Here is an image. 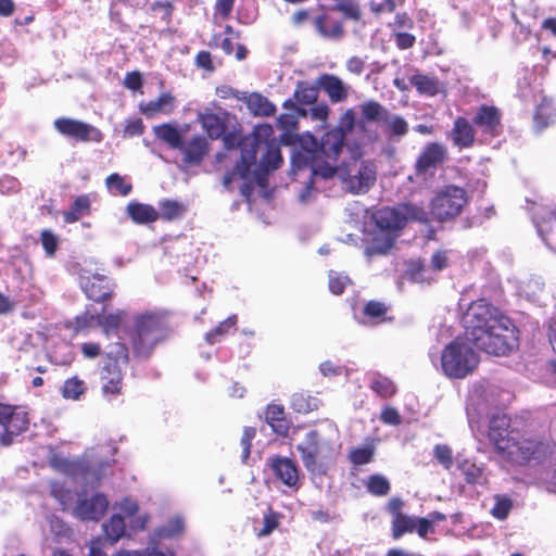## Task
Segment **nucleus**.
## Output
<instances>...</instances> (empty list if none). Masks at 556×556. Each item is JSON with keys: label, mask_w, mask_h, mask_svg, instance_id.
Here are the masks:
<instances>
[{"label": "nucleus", "mask_w": 556, "mask_h": 556, "mask_svg": "<svg viewBox=\"0 0 556 556\" xmlns=\"http://www.w3.org/2000/svg\"><path fill=\"white\" fill-rule=\"evenodd\" d=\"M318 96V90L315 86L309 85L305 81H300L296 85L294 91V99L296 102L302 104H312L316 101Z\"/></svg>", "instance_id": "a18cd8bd"}, {"label": "nucleus", "mask_w": 556, "mask_h": 556, "mask_svg": "<svg viewBox=\"0 0 556 556\" xmlns=\"http://www.w3.org/2000/svg\"><path fill=\"white\" fill-rule=\"evenodd\" d=\"M556 117V109L554 104L548 99H543L542 102L538 105L535 114H534V127L541 131L551 124L554 123Z\"/></svg>", "instance_id": "c756f323"}, {"label": "nucleus", "mask_w": 556, "mask_h": 556, "mask_svg": "<svg viewBox=\"0 0 556 556\" xmlns=\"http://www.w3.org/2000/svg\"><path fill=\"white\" fill-rule=\"evenodd\" d=\"M269 466L275 477L289 488H298L299 469L296 464L288 457H273Z\"/></svg>", "instance_id": "5701e85b"}, {"label": "nucleus", "mask_w": 556, "mask_h": 556, "mask_svg": "<svg viewBox=\"0 0 556 556\" xmlns=\"http://www.w3.org/2000/svg\"><path fill=\"white\" fill-rule=\"evenodd\" d=\"M105 184L110 191L124 197L128 195L132 188L130 184L125 182L124 178L116 173L108 176Z\"/></svg>", "instance_id": "3c124183"}, {"label": "nucleus", "mask_w": 556, "mask_h": 556, "mask_svg": "<svg viewBox=\"0 0 556 556\" xmlns=\"http://www.w3.org/2000/svg\"><path fill=\"white\" fill-rule=\"evenodd\" d=\"M119 366L116 363L106 362L102 368V391L105 395H116L121 392L123 375Z\"/></svg>", "instance_id": "393cba45"}, {"label": "nucleus", "mask_w": 556, "mask_h": 556, "mask_svg": "<svg viewBox=\"0 0 556 556\" xmlns=\"http://www.w3.org/2000/svg\"><path fill=\"white\" fill-rule=\"evenodd\" d=\"M328 277H329V290L331 293L337 294V295L342 294L344 292V289L346 288V286L352 283L349 276H346L343 273L330 270L328 274Z\"/></svg>", "instance_id": "8fccbe9b"}, {"label": "nucleus", "mask_w": 556, "mask_h": 556, "mask_svg": "<svg viewBox=\"0 0 556 556\" xmlns=\"http://www.w3.org/2000/svg\"><path fill=\"white\" fill-rule=\"evenodd\" d=\"M126 313L124 311H117L116 313L101 315L99 314V326L102 327L105 334L116 333Z\"/></svg>", "instance_id": "79ce46f5"}, {"label": "nucleus", "mask_w": 556, "mask_h": 556, "mask_svg": "<svg viewBox=\"0 0 556 556\" xmlns=\"http://www.w3.org/2000/svg\"><path fill=\"white\" fill-rule=\"evenodd\" d=\"M108 362L116 363L117 365H126L128 362V349L124 343H114L110 351L106 353Z\"/></svg>", "instance_id": "864d4df0"}, {"label": "nucleus", "mask_w": 556, "mask_h": 556, "mask_svg": "<svg viewBox=\"0 0 556 556\" xmlns=\"http://www.w3.org/2000/svg\"><path fill=\"white\" fill-rule=\"evenodd\" d=\"M501 118L497 108L483 104L478 108L472 121L483 134L496 137L502 130Z\"/></svg>", "instance_id": "412c9836"}, {"label": "nucleus", "mask_w": 556, "mask_h": 556, "mask_svg": "<svg viewBox=\"0 0 556 556\" xmlns=\"http://www.w3.org/2000/svg\"><path fill=\"white\" fill-rule=\"evenodd\" d=\"M435 459L446 469L450 470L453 466V453L448 445L437 444L433 448Z\"/></svg>", "instance_id": "5fc2aeb1"}, {"label": "nucleus", "mask_w": 556, "mask_h": 556, "mask_svg": "<svg viewBox=\"0 0 556 556\" xmlns=\"http://www.w3.org/2000/svg\"><path fill=\"white\" fill-rule=\"evenodd\" d=\"M126 212L137 224H148L159 218V212L150 204L130 202L126 207Z\"/></svg>", "instance_id": "c85d7f7f"}, {"label": "nucleus", "mask_w": 556, "mask_h": 556, "mask_svg": "<svg viewBox=\"0 0 556 556\" xmlns=\"http://www.w3.org/2000/svg\"><path fill=\"white\" fill-rule=\"evenodd\" d=\"M256 434L255 428L252 427H245L243 430V435L241 438V445H242V460L245 462L251 452V441L254 439Z\"/></svg>", "instance_id": "e2e57ef3"}, {"label": "nucleus", "mask_w": 556, "mask_h": 556, "mask_svg": "<svg viewBox=\"0 0 556 556\" xmlns=\"http://www.w3.org/2000/svg\"><path fill=\"white\" fill-rule=\"evenodd\" d=\"M386 131L389 134L390 137L394 138H402L404 137L408 131V124L407 122L400 115L392 114L388 112L387 116L384 117L382 122Z\"/></svg>", "instance_id": "c9c22d12"}, {"label": "nucleus", "mask_w": 556, "mask_h": 556, "mask_svg": "<svg viewBox=\"0 0 556 556\" xmlns=\"http://www.w3.org/2000/svg\"><path fill=\"white\" fill-rule=\"evenodd\" d=\"M168 333L169 329L164 315L146 313L137 316L130 336L134 355L137 358H149Z\"/></svg>", "instance_id": "39448f33"}, {"label": "nucleus", "mask_w": 556, "mask_h": 556, "mask_svg": "<svg viewBox=\"0 0 556 556\" xmlns=\"http://www.w3.org/2000/svg\"><path fill=\"white\" fill-rule=\"evenodd\" d=\"M102 528L106 539L114 544L125 534L126 525L121 515H113L109 521L103 523Z\"/></svg>", "instance_id": "e433bc0d"}, {"label": "nucleus", "mask_w": 556, "mask_h": 556, "mask_svg": "<svg viewBox=\"0 0 556 556\" xmlns=\"http://www.w3.org/2000/svg\"><path fill=\"white\" fill-rule=\"evenodd\" d=\"M369 388L382 399L391 397L396 392L394 382L378 372L369 375Z\"/></svg>", "instance_id": "2f4dec72"}, {"label": "nucleus", "mask_w": 556, "mask_h": 556, "mask_svg": "<svg viewBox=\"0 0 556 556\" xmlns=\"http://www.w3.org/2000/svg\"><path fill=\"white\" fill-rule=\"evenodd\" d=\"M280 515L269 510L268 514L264 516L263 523L264 527L260 530V535L265 536L270 534L279 525Z\"/></svg>", "instance_id": "052dcab7"}, {"label": "nucleus", "mask_w": 556, "mask_h": 556, "mask_svg": "<svg viewBox=\"0 0 556 556\" xmlns=\"http://www.w3.org/2000/svg\"><path fill=\"white\" fill-rule=\"evenodd\" d=\"M533 222L546 247L556 251V213L544 207H538L533 213Z\"/></svg>", "instance_id": "6ab92c4d"}, {"label": "nucleus", "mask_w": 556, "mask_h": 556, "mask_svg": "<svg viewBox=\"0 0 556 556\" xmlns=\"http://www.w3.org/2000/svg\"><path fill=\"white\" fill-rule=\"evenodd\" d=\"M451 138L456 147L469 148L475 142V129L468 119L457 117L451 131Z\"/></svg>", "instance_id": "bb28decb"}, {"label": "nucleus", "mask_w": 556, "mask_h": 556, "mask_svg": "<svg viewBox=\"0 0 556 556\" xmlns=\"http://www.w3.org/2000/svg\"><path fill=\"white\" fill-rule=\"evenodd\" d=\"M265 421L271 430L281 437H287L290 429V421L286 418L285 408L279 404H269L265 412Z\"/></svg>", "instance_id": "cd10ccee"}, {"label": "nucleus", "mask_w": 556, "mask_h": 556, "mask_svg": "<svg viewBox=\"0 0 556 556\" xmlns=\"http://www.w3.org/2000/svg\"><path fill=\"white\" fill-rule=\"evenodd\" d=\"M50 493L56 498L63 506L67 504L70 498V492L65 490L64 485L60 482H52L50 484Z\"/></svg>", "instance_id": "774afa93"}, {"label": "nucleus", "mask_w": 556, "mask_h": 556, "mask_svg": "<svg viewBox=\"0 0 556 556\" xmlns=\"http://www.w3.org/2000/svg\"><path fill=\"white\" fill-rule=\"evenodd\" d=\"M41 244L46 251L48 256H52L58 247L56 237L49 230H43L41 232Z\"/></svg>", "instance_id": "69168bd1"}, {"label": "nucleus", "mask_w": 556, "mask_h": 556, "mask_svg": "<svg viewBox=\"0 0 556 556\" xmlns=\"http://www.w3.org/2000/svg\"><path fill=\"white\" fill-rule=\"evenodd\" d=\"M506 316L498 314L497 309L484 300L472 303L467 311L464 321L466 327V340L473 341V337H479L480 332H488L502 323Z\"/></svg>", "instance_id": "6e6552de"}, {"label": "nucleus", "mask_w": 556, "mask_h": 556, "mask_svg": "<svg viewBox=\"0 0 556 556\" xmlns=\"http://www.w3.org/2000/svg\"><path fill=\"white\" fill-rule=\"evenodd\" d=\"M185 528L184 520L180 517L170 519L165 526L157 530L160 538H174L182 533Z\"/></svg>", "instance_id": "603ef678"}, {"label": "nucleus", "mask_w": 556, "mask_h": 556, "mask_svg": "<svg viewBox=\"0 0 556 556\" xmlns=\"http://www.w3.org/2000/svg\"><path fill=\"white\" fill-rule=\"evenodd\" d=\"M543 281L541 278H531L528 282H522L519 287V291L521 294H525L528 299L535 296L538 292L543 289Z\"/></svg>", "instance_id": "13d9d810"}, {"label": "nucleus", "mask_w": 556, "mask_h": 556, "mask_svg": "<svg viewBox=\"0 0 556 556\" xmlns=\"http://www.w3.org/2000/svg\"><path fill=\"white\" fill-rule=\"evenodd\" d=\"M199 122L211 139H217L225 134L226 125L224 119L214 113L200 114Z\"/></svg>", "instance_id": "7c9ffc66"}, {"label": "nucleus", "mask_w": 556, "mask_h": 556, "mask_svg": "<svg viewBox=\"0 0 556 556\" xmlns=\"http://www.w3.org/2000/svg\"><path fill=\"white\" fill-rule=\"evenodd\" d=\"M319 433L316 430L308 431L304 439L296 445L304 467L307 471L315 473L319 471L317 463L320 454Z\"/></svg>", "instance_id": "aec40b11"}, {"label": "nucleus", "mask_w": 556, "mask_h": 556, "mask_svg": "<svg viewBox=\"0 0 556 556\" xmlns=\"http://www.w3.org/2000/svg\"><path fill=\"white\" fill-rule=\"evenodd\" d=\"M318 86L328 94L333 103L342 102L348 98L349 87L334 75H321L318 78Z\"/></svg>", "instance_id": "a878e982"}, {"label": "nucleus", "mask_w": 556, "mask_h": 556, "mask_svg": "<svg viewBox=\"0 0 556 556\" xmlns=\"http://www.w3.org/2000/svg\"><path fill=\"white\" fill-rule=\"evenodd\" d=\"M176 99L169 92L162 93L159 98L139 104L140 112L148 118L156 114L170 115L176 109Z\"/></svg>", "instance_id": "b1692460"}, {"label": "nucleus", "mask_w": 556, "mask_h": 556, "mask_svg": "<svg viewBox=\"0 0 556 556\" xmlns=\"http://www.w3.org/2000/svg\"><path fill=\"white\" fill-rule=\"evenodd\" d=\"M374 448L370 446L357 447L350 452L349 458L354 465H365L371 462Z\"/></svg>", "instance_id": "6e6d98bb"}, {"label": "nucleus", "mask_w": 556, "mask_h": 556, "mask_svg": "<svg viewBox=\"0 0 556 556\" xmlns=\"http://www.w3.org/2000/svg\"><path fill=\"white\" fill-rule=\"evenodd\" d=\"M367 491L376 496H383L390 492L388 479L381 475H371L366 483Z\"/></svg>", "instance_id": "49530a36"}, {"label": "nucleus", "mask_w": 556, "mask_h": 556, "mask_svg": "<svg viewBox=\"0 0 556 556\" xmlns=\"http://www.w3.org/2000/svg\"><path fill=\"white\" fill-rule=\"evenodd\" d=\"M466 339L456 338L441 351H429V357L437 369L452 379H463L472 374L479 364V356Z\"/></svg>", "instance_id": "7ed1b4c3"}, {"label": "nucleus", "mask_w": 556, "mask_h": 556, "mask_svg": "<svg viewBox=\"0 0 556 556\" xmlns=\"http://www.w3.org/2000/svg\"><path fill=\"white\" fill-rule=\"evenodd\" d=\"M468 202L465 189L447 186L441 190L431 202V214L439 222H445L458 216Z\"/></svg>", "instance_id": "1a4fd4ad"}, {"label": "nucleus", "mask_w": 556, "mask_h": 556, "mask_svg": "<svg viewBox=\"0 0 556 556\" xmlns=\"http://www.w3.org/2000/svg\"><path fill=\"white\" fill-rule=\"evenodd\" d=\"M109 501L104 494L97 493L90 498H79L73 515L83 521H98L106 511Z\"/></svg>", "instance_id": "a211bd4d"}, {"label": "nucleus", "mask_w": 556, "mask_h": 556, "mask_svg": "<svg viewBox=\"0 0 556 556\" xmlns=\"http://www.w3.org/2000/svg\"><path fill=\"white\" fill-rule=\"evenodd\" d=\"M248 109L260 116H271L276 112L275 105L261 93H251L247 99Z\"/></svg>", "instance_id": "72a5a7b5"}, {"label": "nucleus", "mask_w": 556, "mask_h": 556, "mask_svg": "<svg viewBox=\"0 0 556 556\" xmlns=\"http://www.w3.org/2000/svg\"><path fill=\"white\" fill-rule=\"evenodd\" d=\"M409 83L420 94L433 97L439 91V80L434 76L416 73L409 78Z\"/></svg>", "instance_id": "473e14b6"}, {"label": "nucleus", "mask_w": 556, "mask_h": 556, "mask_svg": "<svg viewBox=\"0 0 556 556\" xmlns=\"http://www.w3.org/2000/svg\"><path fill=\"white\" fill-rule=\"evenodd\" d=\"M90 208V201L87 195H79L73 202L71 208L64 212V220L68 224L77 222L86 215Z\"/></svg>", "instance_id": "a19ab883"}, {"label": "nucleus", "mask_w": 556, "mask_h": 556, "mask_svg": "<svg viewBox=\"0 0 556 556\" xmlns=\"http://www.w3.org/2000/svg\"><path fill=\"white\" fill-rule=\"evenodd\" d=\"M160 213L159 216L166 220H173L181 217L186 211L187 207L181 202L176 200H162L159 203Z\"/></svg>", "instance_id": "4c0bfd02"}, {"label": "nucleus", "mask_w": 556, "mask_h": 556, "mask_svg": "<svg viewBox=\"0 0 556 556\" xmlns=\"http://www.w3.org/2000/svg\"><path fill=\"white\" fill-rule=\"evenodd\" d=\"M462 469L468 483H481L483 478L481 468L477 467L475 464L465 462L462 465Z\"/></svg>", "instance_id": "bf43d9fd"}, {"label": "nucleus", "mask_w": 556, "mask_h": 556, "mask_svg": "<svg viewBox=\"0 0 556 556\" xmlns=\"http://www.w3.org/2000/svg\"><path fill=\"white\" fill-rule=\"evenodd\" d=\"M446 149L439 142L428 143L416 161V169L418 173H427L435 169L446 159Z\"/></svg>", "instance_id": "4be33fe9"}, {"label": "nucleus", "mask_w": 556, "mask_h": 556, "mask_svg": "<svg viewBox=\"0 0 556 556\" xmlns=\"http://www.w3.org/2000/svg\"><path fill=\"white\" fill-rule=\"evenodd\" d=\"M316 30L325 38H337L343 33L339 22L329 21L325 15L317 16L314 21Z\"/></svg>", "instance_id": "58836bf2"}, {"label": "nucleus", "mask_w": 556, "mask_h": 556, "mask_svg": "<svg viewBox=\"0 0 556 556\" xmlns=\"http://www.w3.org/2000/svg\"><path fill=\"white\" fill-rule=\"evenodd\" d=\"M380 419L383 424L390 426H399L402 422V417L394 407H386L381 412Z\"/></svg>", "instance_id": "338daca9"}, {"label": "nucleus", "mask_w": 556, "mask_h": 556, "mask_svg": "<svg viewBox=\"0 0 556 556\" xmlns=\"http://www.w3.org/2000/svg\"><path fill=\"white\" fill-rule=\"evenodd\" d=\"M260 150H264V153L261 156L258 166L253 172V181L257 186L264 188L267 185L268 173L280 167L282 164V156L279 146L276 143L275 139L265 141L258 139L257 152Z\"/></svg>", "instance_id": "ddd939ff"}, {"label": "nucleus", "mask_w": 556, "mask_h": 556, "mask_svg": "<svg viewBox=\"0 0 556 556\" xmlns=\"http://www.w3.org/2000/svg\"><path fill=\"white\" fill-rule=\"evenodd\" d=\"M256 141L247 140L241 146V157L236 163L233 169L227 173L223 178V185L225 188H229L233 178L239 176L243 180H248L251 176V166L256 161Z\"/></svg>", "instance_id": "f3484780"}, {"label": "nucleus", "mask_w": 556, "mask_h": 556, "mask_svg": "<svg viewBox=\"0 0 556 556\" xmlns=\"http://www.w3.org/2000/svg\"><path fill=\"white\" fill-rule=\"evenodd\" d=\"M79 285L87 298L96 302L110 299L114 290L111 279L100 274L86 275V271H83L79 275Z\"/></svg>", "instance_id": "2eb2a0df"}, {"label": "nucleus", "mask_w": 556, "mask_h": 556, "mask_svg": "<svg viewBox=\"0 0 556 556\" xmlns=\"http://www.w3.org/2000/svg\"><path fill=\"white\" fill-rule=\"evenodd\" d=\"M85 390V382L77 377H73L65 380L62 387V395L68 400H78Z\"/></svg>", "instance_id": "de8ad7c7"}, {"label": "nucleus", "mask_w": 556, "mask_h": 556, "mask_svg": "<svg viewBox=\"0 0 556 556\" xmlns=\"http://www.w3.org/2000/svg\"><path fill=\"white\" fill-rule=\"evenodd\" d=\"M144 125L141 118L127 119L124 128L125 137H136L143 134Z\"/></svg>", "instance_id": "0e129e2a"}, {"label": "nucleus", "mask_w": 556, "mask_h": 556, "mask_svg": "<svg viewBox=\"0 0 556 556\" xmlns=\"http://www.w3.org/2000/svg\"><path fill=\"white\" fill-rule=\"evenodd\" d=\"M187 128V125L180 127L177 123H164L153 126L152 131L168 148L179 151L185 164L199 165L208 153V140L200 134L185 140L184 131Z\"/></svg>", "instance_id": "20e7f679"}, {"label": "nucleus", "mask_w": 556, "mask_h": 556, "mask_svg": "<svg viewBox=\"0 0 556 556\" xmlns=\"http://www.w3.org/2000/svg\"><path fill=\"white\" fill-rule=\"evenodd\" d=\"M53 124L54 128L61 135L77 141L100 142L103 139L102 132L97 127L78 119L60 117L56 118Z\"/></svg>", "instance_id": "4468645a"}, {"label": "nucleus", "mask_w": 556, "mask_h": 556, "mask_svg": "<svg viewBox=\"0 0 556 556\" xmlns=\"http://www.w3.org/2000/svg\"><path fill=\"white\" fill-rule=\"evenodd\" d=\"M416 517L401 515L393 518L392 521V535L394 539H400L406 532L415 531Z\"/></svg>", "instance_id": "c03bdc74"}, {"label": "nucleus", "mask_w": 556, "mask_h": 556, "mask_svg": "<svg viewBox=\"0 0 556 556\" xmlns=\"http://www.w3.org/2000/svg\"><path fill=\"white\" fill-rule=\"evenodd\" d=\"M51 465L59 471L74 477L81 478L86 484H98L101 480V475L91 470L85 460H70L62 456H53Z\"/></svg>", "instance_id": "dca6fc26"}, {"label": "nucleus", "mask_w": 556, "mask_h": 556, "mask_svg": "<svg viewBox=\"0 0 556 556\" xmlns=\"http://www.w3.org/2000/svg\"><path fill=\"white\" fill-rule=\"evenodd\" d=\"M28 424L27 413L22 407L0 403V426L3 428L0 434L1 445H11L14 437L24 432Z\"/></svg>", "instance_id": "9b49d317"}, {"label": "nucleus", "mask_w": 556, "mask_h": 556, "mask_svg": "<svg viewBox=\"0 0 556 556\" xmlns=\"http://www.w3.org/2000/svg\"><path fill=\"white\" fill-rule=\"evenodd\" d=\"M471 343L488 354L503 356L518 345V330L509 318H502L500 325L488 332H480Z\"/></svg>", "instance_id": "423d86ee"}, {"label": "nucleus", "mask_w": 556, "mask_h": 556, "mask_svg": "<svg viewBox=\"0 0 556 556\" xmlns=\"http://www.w3.org/2000/svg\"><path fill=\"white\" fill-rule=\"evenodd\" d=\"M513 508V501L506 495H496L494 506L491 509V515L498 519L505 520Z\"/></svg>", "instance_id": "09e8293b"}, {"label": "nucleus", "mask_w": 556, "mask_h": 556, "mask_svg": "<svg viewBox=\"0 0 556 556\" xmlns=\"http://www.w3.org/2000/svg\"><path fill=\"white\" fill-rule=\"evenodd\" d=\"M291 163L298 169L308 167L314 179H329L336 174V166L320 161V155L309 144L307 135L302 137L300 149L293 152Z\"/></svg>", "instance_id": "9d476101"}, {"label": "nucleus", "mask_w": 556, "mask_h": 556, "mask_svg": "<svg viewBox=\"0 0 556 556\" xmlns=\"http://www.w3.org/2000/svg\"><path fill=\"white\" fill-rule=\"evenodd\" d=\"M99 326V313L86 312L75 318V330L80 331L89 327Z\"/></svg>", "instance_id": "4d7b16f0"}, {"label": "nucleus", "mask_w": 556, "mask_h": 556, "mask_svg": "<svg viewBox=\"0 0 556 556\" xmlns=\"http://www.w3.org/2000/svg\"><path fill=\"white\" fill-rule=\"evenodd\" d=\"M237 320L238 317L233 314L225 320L220 321L215 328L205 334V341L208 344H215L222 341V339L226 337L230 331H236Z\"/></svg>", "instance_id": "f704fd0d"}, {"label": "nucleus", "mask_w": 556, "mask_h": 556, "mask_svg": "<svg viewBox=\"0 0 556 556\" xmlns=\"http://www.w3.org/2000/svg\"><path fill=\"white\" fill-rule=\"evenodd\" d=\"M307 140L318 151L321 162L336 166L334 164L344 146L345 132L341 128H334L325 132L319 141L312 135H307Z\"/></svg>", "instance_id": "f8f14e48"}, {"label": "nucleus", "mask_w": 556, "mask_h": 556, "mask_svg": "<svg viewBox=\"0 0 556 556\" xmlns=\"http://www.w3.org/2000/svg\"><path fill=\"white\" fill-rule=\"evenodd\" d=\"M388 110L377 101H366L361 105L362 117L367 122L382 123Z\"/></svg>", "instance_id": "ea45409f"}, {"label": "nucleus", "mask_w": 556, "mask_h": 556, "mask_svg": "<svg viewBox=\"0 0 556 556\" xmlns=\"http://www.w3.org/2000/svg\"><path fill=\"white\" fill-rule=\"evenodd\" d=\"M318 400L304 393H295L291 399V407L300 414H307L317 408Z\"/></svg>", "instance_id": "37998d69"}, {"label": "nucleus", "mask_w": 556, "mask_h": 556, "mask_svg": "<svg viewBox=\"0 0 556 556\" xmlns=\"http://www.w3.org/2000/svg\"><path fill=\"white\" fill-rule=\"evenodd\" d=\"M336 8L349 18L358 20L361 17L358 5L350 0H341Z\"/></svg>", "instance_id": "680f3d73"}, {"label": "nucleus", "mask_w": 556, "mask_h": 556, "mask_svg": "<svg viewBox=\"0 0 556 556\" xmlns=\"http://www.w3.org/2000/svg\"><path fill=\"white\" fill-rule=\"evenodd\" d=\"M342 188L353 194H363L376 182V166L368 161H353L342 168L336 167Z\"/></svg>", "instance_id": "0eeeda50"}, {"label": "nucleus", "mask_w": 556, "mask_h": 556, "mask_svg": "<svg viewBox=\"0 0 556 556\" xmlns=\"http://www.w3.org/2000/svg\"><path fill=\"white\" fill-rule=\"evenodd\" d=\"M371 219L379 230L386 232V236L382 243L375 239L370 245L366 247L365 254L368 257L386 254L394 242L392 233L403 228L407 220L427 222V213L417 205L404 203L396 207L378 208L372 213Z\"/></svg>", "instance_id": "f03ea898"}, {"label": "nucleus", "mask_w": 556, "mask_h": 556, "mask_svg": "<svg viewBox=\"0 0 556 556\" xmlns=\"http://www.w3.org/2000/svg\"><path fill=\"white\" fill-rule=\"evenodd\" d=\"M488 438L498 456L516 466L541 462L551 454L553 447L547 440L522 437L510 427V418L506 414H495L490 418Z\"/></svg>", "instance_id": "f257e3e1"}]
</instances>
